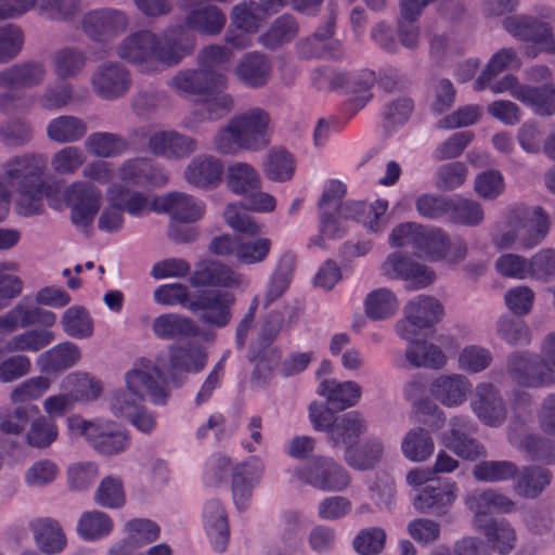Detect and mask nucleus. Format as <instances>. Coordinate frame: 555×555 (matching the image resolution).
Returning <instances> with one entry per match:
<instances>
[{
	"label": "nucleus",
	"mask_w": 555,
	"mask_h": 555,
	"mask_svg": "<svg viewBox=\"0 0 555 555\" xmlns=\"http://www.w3.org/2000/svg\"><path fill=\"white\" fill-rule=\"evenodd\" d=\"M553 475L550 469L542 466L524 467L515 481V492L526 499L538 498L552 482Z\"/></svg>",
	"instance_id": "nucleus-37"
},
{
	"label": "nucleus",
	"mask_w": 555,
	"mask_h": 555,
	"mask_svg": "<svg viewBox=\"0 0 555 555\" xmlns=\"http://www.w3.org/2000/svg\"><path fill=\"white\" fill-rule=\"evenodd\" d=\"M516 100L530 106L540 116H551L555 113V86L541 87L524 86L516 94Z\"/></svg>",
	"instance_id": "nucleus-46"
},
{
	"label": "nucleus",
	"mask_w": 555,
	"mask_h": 555,
	"mask_svg": "<svg viewBox=\"0 0 555 555\" xmlns=\"http://www.w3.org/2000/svg\"><path fill=\"white\" fill-rule=\"evenodd\" d=\"M24 33L14 24L0 26V65L16 59L24 46Z\"/></svg>",
	"instance_id": "nucleus-63"
},
{
	"label": "nucleus",
	"mask_w": 555,
	"mask_h": 555,
	"mask_svg": "<svg viewBox=\"0 0 555 555\" xmlns=\"http://www.w3.org/2000/svg\"><path fill=\"white\" fill-rule=\"evenodd\" d=\"M114 528L113 519L104 512H83L77 522V533L86 541H96L108 535Z\"/></svg>",
	"instance_id": "nucleus-49"
},
{
	"label": "nucleus",
	"mask_w": 555,
	"mask_h": 555,
	"mask_svg": "<svg viewBox=\"0 0 555 555\" xmlns=\"http://www.w3.org/2000/svg\"><path fill=\"white\" fill-rule=\"evenodd\" d=\"M294 271V259L289 255H283L263 293V308H268L275 300L281 298L288 288Z\"/></svg>",
	"instance_id": "nucleus-47"
},
{
	"label": "nucleus",
	"mask_w": 555,
	"mask_h": 555,
	"mask_svg": "<svg viewBox=\"0 0 555 555\" xmlns=\"http://www.w3.org/2000/svg\"><path fill=\"white\" fill-rule=\"evenodd\" d=\"M384 446L378 439H369L358 448L351 447L344 453L345 462L358 470H366L375 467L383 456Z\"/></svg>",
	"instance_id": "nucleus-52"
},
{
	"label": "nucleus",
	"mask_w": 555,
	"mask_h": 555,
	"mask_svg": "<svg viewBox=\"0 0 555 555\" xmlns=\"http://www.w3.org/2000/svg\"><path fill=\"white\" fill-rule=\"evenodd\" d=\"M506 230L493 238L498 249H532L545 240L550 232L551 221L542 207L515 205L505 216Z\"/></svg>",
	"instance_id": "nucleus-4"
},
{
	"label": "nucleus",
	"mask_w": 555,
	"mask_h": 555,
	"mask_svg": "<svg viewBox=\"0 0 555 555\" xmlns=\"http://www.w3.org/2000/svg\"><path fill=\"white\" fill-rule=\"evenodd\" d=\"M367 423L358 411H350L337 416L327 441L333 449H343L344 453L356 447L362 435L366 433Z\"/></svg>",
	"instance_id": "nucleus-21"
},
{
	"label": "nucleus",
	"mask_w": 555,
	"mask_h": 555,
	"mask_svg": "<svg viewBox=\"0 0 555 555\" xmlns=\"http://www.w3.org/2000/svg\"><path fill=\"white\" fill-rule=\"evenodd\" d=\"M483 532L491 546L501 554L509 553L515 546V529L505 519H492L485 526Z\"/></svg>",
	"instance_id": "nucleus-59"
},
{
	"label": "nucleus",
	"mask_w": 555,
	"mask_h": 555,
	"mask_svg": "<svg viewBox=\"0 0 555 555\" xmlns=\"http://www.w3.org/2000/svg\"><path fill=\"white\" fill-rule=\"evenodd\" d=\"M168 352L172 371L199 373L207 363V351L197 343L172 345Z\"/></svg>",
	"instance_id": "nucleus-31"
},
{
	"label": "nucleus",
	"mask_w": 555,
	"mask_h": 555,
	"mask_svg": "<svg viewBox=\"0 0 555 555\" xmlns=\"http://www.w3.org/2000/svg\"><path fill=\"white\" fill-rule=\"evenodd\" d=\"M469 405L477 418L488 426H500L507 417L506 403L491 383H480L475 387Z\"/></svg>",
	"instance_id": "nucleus-14"
},
{
	"label": "nucleus",
	"mask_w": 555,
	"mask_h": 555,
	"mask_svg": "<svg viewBox=\"0 0 555 555\" xmlns=\"http://www.w3.org/2000/svg\"><path fill=\"white\" fill-rule=\"evenodd\" d=\"M271 117L261 107H251L234 115L214 137L219 154H234L238 150L259 151L269 145Z\"/></svg>",
	"instance_id": "nucleus-3"
},
{
	"label": "nucleus",
	"mask_w": 555,
	"mask_h": 555,
	"mask_svg": "<svg viewBox=\"0 0 555 555\" xmlns=\"http://www.w3.org/2000/svg\"><path fill=\"white\" fill-rule=\"evenodd\" d=\"M228 85L225 75H212L199 66L196 69H181L168 81V87L179 95H205Z\"/></svg>",
	"instance_id": "nucleus-15"
},
{
	"label": "nucleus",
	"mask_w": 555,
	"mask_h": 555,
	"mask_svg": "<svg viewBox=\"0 0 555 555\" xmlns=\"http://www.w3.org/2000/svg\"><path fill=\"white\" fill-rule=\"evenodd\" d=\"M85 163V153L75 145H68L59 150L51 158V167L60 176L75 175Z\"/></svg>",
	"instance_id": "nucleus-62"
},
{
	"label": "nucleus",
	"mask_w": 555,
	"mask_h": 555,
	"mask_svg": "<svg viewBox=\"0 0 555 555\" xmlns=\"http://www.w3.org/2000/svg\"><path fill=\"white\" fill-rule=\"evenodd\" d=\"M106 198L108 204L119 206V209L122 211L138 218L143 217L153 209L145 194L120 184H112L106 191Z\"/></svg>",
	"instance_id": "nucleus-35"
},
{
	"label": "nucleus",
	"mask_w": 555,
	"mask_h": 555,
	"mask_svg": "<svg viewBox=\"0 0 555 555\" xmlns=\"http://www.w3.org/2000/svg\"><path fill=\"white\" fill-rule=\"evenodd\" d=\"M30 529L37 546L44 554L61 553L67 544L66 535L56 519H35L30 522Z\"/></svg>",
	"instance_id": "nucleus-29"
},
{
	"label": "nucleus",
	"mask_w": 555,
	"mask_h": 555,
	"mask_svg": "<svg viewBox=\"0 0 555 555\" xmlns=\"http://www.w3.org/2000/svg\"><path fill=\"white\" fill-rule=\"evenodd\" d=\"M345 194L346 185L343 182L338 180L328 181L319 201V209H339V216L344 217V219L356 218L358 214L364 210V205L362 203H347L341 205V199Z\"/></svg>",
	"instance_id": "nucleus-45"
},
{
	"label": "nucleus",
	"mask_w": 555,
	"mask_h": 555,
	"mask_svg": "<svg viewBox=\"0 0 555 555\" xmlns=\"http://www.w3.org/2000/svg\"><path fill=\"white\" fill-rule=\"evenodd\" d=\"M225 183L231 192L243 197L261 189V178L257 170L251 165L242 162L229 165Z\"/></svg>",
	"instance_id": "nucleus-38"
},
{
	"label": "nucleus",
	"mask_w": 555,
	"mask_h": 555,
	"mask_svg": "<svg viewBox=\"0 0 555 555\" xmlns=\"http://www.w3.org/2000/svg\"><path fill=\"white\" fill-rule=\"evenodd\" d=\"M127 388L141 400L149 399L154 404H165L169 391L160 369L156 365L134 367L125 375Z\"/></svg>",
	"instance_id": "nucleus-13"
},
{
	"label": "nucleus",
	"mask_w": 555,
	"mask_h": 555,
	"mask_svg": "<svg viewBox=\"0 0 555 555\" xmlns=\"http://www.w3.org/2000/svg\"><path fill=\"white\" fill-rule=\"evenodd\" d=\"M225 23L224 13L212 4L190 11L184 18V26L188 29L207 36L220 34Z\"/></svg>",
	"instance_id": "nucleus-36"
},
{
	"label": "nucleus",
	"mask_w": 555,
	"mask_h": 555,
	"mask_svg": "<svg viewBox=\"0 0 555 555\" xmlns=\"http://www.w3.org/2000/svg\"><path fill=\"white\" fill-rule=\"evenodd\" d=\"M554 25L555 11L551 8L541 9L537 15L518 14L503 20V28L515 39L545 44L546 50L552 52H555Z\"/></svg>",
	"instance_id": "nucleus-6"
},
{
	"label": "nucleus",
	"mask_w": 555,
	"mask_h": 555,
	"mask_svg": "<svg viewBox=\"0 0 555 555\" xmlns=\"http://www.w3.org/2000/svg\"><path fill=\"white\" fill-rule=\"evenodd\" d=\"M474 478L483 482H500L518 474L516 464L509 461H483L474 466Z\"/></svg>",
	"instance_id": "nucleus-58"
},
{
	"label": "nucleus",
	"mask_w": 555,
	"mask_h": 555,
	"mask_svg": "<svg viewBox=\"0 0 555 555\" xmlns=\"http://www.w3.org/2000/svg\"><path fill=\"white\" fill-rule=\"evenodd\" d=\"M409 343L405 359L411 366L438 370L446 365L447 357L440 347L415 338Z\"/></svg>",
	"instance_id": "nucleus-42"
},
{
	"label": "nucleus",
	"mask_w": 555,
	"mask_h": 555,
	"mask_svg": "<svg viewBox=\"0 0 555 555\" xmlns=\"http://www.w3.org/2000/svg\"><path fill=\"white\" fill-rule=\"evenodd\" d=\"M130 25L129 15L119 9H94L80 20V30L94 43H108L124 34Z\"/></svg>",
	"instance_id": "nucleus-8"
},
{
	"label": "nucleus",
	"mask_w": 555,
	"mask_h": 555,
	"mask_svg": "<svg viewBox=\"0 0 555 555\" xmlns=\"http://www.w3.org/2000/svg\"><path fill=\"white\" fill-rule=\"evenodd\" d=\"M194 40L160 38L150 29L127 35L117 46L116 55L139 68L142 73L160 72L163 66L172 67L194 51Z\"/></svg>",
	"instance_id": "nucleus-1"
},
{
	"label": "nucleus",
	"mask_w": 555,
	"mask_h": 555,
	"mask_svg": "<svg viewBox=\"0 0 555 555\" xmlns=\"http://www.w3.org/2000/svg\"><path fill=\"white\" fill-rule=\"evenodd\" d=\"M36 10L50 21L67 22L77 16L82 7L80 0H37Z\"/></svg>",
	"instance_id": "nucleus-57"
},
{
	"label": "nucleus",
	"mask_w": 555,
	"mask_h": 555,
	"mask_svg": "<svg viewBox=\"0 0 555 555\" xmlns=\"http://www.w3.org/2000/svg\"><path fill=\"white\" fill-rule=\"evenodd\" d=\"M293 474L300 482L324 492H341L351 483L347 469L330 456H314Z\"/></svg>",
	"instance_id": "nucleus-5"
},
{
	"label": "nucleus",
	"mask_w": 555,
	"mask_h": 555,
	"mask_svg": "<svg viewBox=\"0 0 555 555\" xmlns=\"http://www.w3.org/2000/svg\"><path fill=\"white\" fill-rule=\"evenodd\" d=\"M163 209L171 215L175 222L191 223L203 217L205 204L192 195L173 192L164 197Z\"/></svg>",
	"instance_id": "nucleus-33"
},
{
	"label": "nucleus",
	"mask_w": 555,
	"mask_h": 555,
	"mask_svg": "<svg viewBox=\"0 0 555 555\" xmlns=\"http://www.w3.org/2000/svg\"><path fill=\"white\" fill-rule=\"evenodd\" d=\"M496 335L511 346H526L531 341V332L526 322L509 315H502L495 324Z\"/></svg>",
	"instance_id": "nucleus-54"
},
{
	"label": "nucleus",
	"mask_w": 555,
	"mask_h": 555,
	"mask_svg": "<svg viewBox=\"0 0 555 555\" xmlns=\"http://www.w3.org/2000/svg\"><path fill=\"white\" fill-rule=\"evenodd\" d=\"M147 147L155 156L179 160L194 154L198 150V142L177 130H159L150 135Z\"/></svg>",
	"instance_id": "nucleus-16"
},
{
	"label": "nucleus",
	"mask_w": 555,
	"mask_h": 555,
	"mask_svg": "<svg viewBox=\"0 0 555 555\" xmlns=\"http://www.w3.org/2000/svg\"><path fill=\"white\" fill-rule=\"evenodd\" d=\"M46 131L50 141L59 144H72L86 137L88 126L78 116L61 115L48 122Z\"/></svg>",
	"instance_id": "nucleus-34"
},
{
	"label": "nucleus",
	"mask_w": 555,
	"mask_h": 555,
	"mask_svg": "<svg viewBox=\"0 0 555 555\" xmlns=\"http://www.w3.org/2000/svg\"><path fill=\"white\" fill-rule=\"evenodd\" d=\"M47 68L40 61L15 63L0 70V90L33 89L44 81Z\"/></svg>",
	"instance_id": "nucleus-20"
},
{
	"label": "nucleus",
	"mask_w": 555,
	"mask_h": 555,
	"mask_svg": "<svg viewBox=\"0 0 555 555\" xmlns=\"http://www.w3.org/2000/svg\"><path fill=\"white\" fill-rule=\"evenodd\" d=\"M224 166L214 155L202 154L192 158L184 168V180L195 189L209 191L222 182Z\"/></svg>",
	"instance_id": "nucleus-18"
},
{
	"label": "nucleus",
	"mask_w": 555,
	"mask_h": 555,
	"mask_svg": "<svg viewBox=\"0 0 555 555\" xmlns=\"http://www.w3.org/2000/svg\"><path fill=\"white\" fill-rule=\"evenodd\" d=\"M334 21H327L311 36L296 43V50L304 59L334 57L339 54L338 42L333 39Z\"/></svg>",
	"instance_id": "nucleus-24"
},
{
	"label": "nucleus",
	"mask_w": 555,
	"mask_h": 555,
	"mask_svg": "<svg viewBox=\"0 0 555 555\" xmlns=\"http://www.w3.org/2000/svg\"><path fill=\"white\" fill-rule=\"evenodd\" d=\"M442 314L443 308L436 298L417 296L405 306L404 318L397 322L396 331L402 339L412 341L422 331L438 323Z\"/></svg>",
	"instance_id": "nucleus-10"
},
{
	"label": "nucleus",
	"mask_w": 555,
	"mask_h": 555,
	"mask_svg": "<svg viewBox=\"0 0 555 555\" xmlns=\"http://www.w3.org/2000/svg\"><path fill=\"white\" fill-rule=\"evenodd\" d=\"M46 169V157L37 153L16 155L3 165V177L18 193L16 210L20 215L28 217L41 212Z\"/></svg>",
	"instance_id": "nucleus-2"
},
{
	"label": "nucleus",
	"mask_w": 555,
	"mask_h": 555,
	"mask_svg": "<svg viewBox=\"0 0 555 555\" xmlns=\"http://www.w3.org/2000/svg\"><path fill=\"white\" fill-rule=\"evenodd\" d=\"M64 195L70 207L73 223L81 229L89 228L101 207V190L93 183L75 181L65 190Z\"/></svg>",
	"instance_id": "nucleus-12"
},
{
	"label": "nucleus",
	"mask_w": 555,
	"mask_h": 555,
	"mask_svg": "<svg viewBox=\"0 0 555 555\" xmlns=\"http://www.w3.org/2000/svg\"><path fill=\"white\" fill-rule=\"evenodd\" d=\"M90 444L104 455H114L128 448L129 438L116 423L96 420V426L91 431Z\"/></svg>",
	"instance_id": "nucleus-27"
},
{
	"label": "nucleus",
	"mask_w": 555,
	"mask_h": 555,
	"mask_svg": "<svg viewBox=\"0 0 555 555\" xmlns=\"http://www.w3.org/2000/svg\"><path fill=\"white\" fill-rule=\"evenodd\" d=\"M54 339L53 332L49 330H30L11 337L5 343V350L8 352H37L50 345Z\"/></svg>",
	"instance_id": "nucleus-53"
},
{
	"label": "nucleus",
	"mask_w": 555,
	"mask_h": 555,
	"mask_svg": "<svg viewBox=\"0 0 555 555\" xmlns=\"http://www.w3.org/2000/svg\"><path fill=\"white\" fill-rule=\"evenodd\" d=\"M300 31L296 17L284 13L276 17L268 29L259 36L258 42L267 50H278L294 41Z\"/></svg>",
	"instance_id": "nucleus-30"
},
{
	"label": "nucleus",
	"mask_w": 555,
	"mask_h": 555,
	"mask_svg": "<svg viewBox=\"0 0 555 555\" xmlns=\"http://www.w3.org/2000/svg\"><path fill=\"white\" fill-rule=\"evenodd\" d=\"M80 359V348L72 341H64L41 353L39 364L47 372H61L76 365Z\"/></svg>",
	"instance_id": "nucleus-39"
},
{
	"label": "nucleus",
	"mask_w": 555,
	"mask_h": 555,
	"mask_svg": "<svg viewBox=\"0 0 555 555\" xmlns=\"http://www.w3.org/2000/svg\"><path fill=\"white\" fill-rule=\"evenodd\" d=\"M206 532L217 552L227 548L230 538L227 512L219 500L212 499L206 502L203 511Z\"/></svg>",
	"instance_id": "nucleus-28"
},
{
	"label": "nucleus",
	"mask_w": 555,
	"mask_h": 555,
	"mask_svg": "<svg viewBox=\"0 0 555 555\" xmlns=\"http://www.w3.org/2000/svg\"><path fill=\"white\" fill-rule=\"evenodd\" d=\"M520 62L513 48H502L489 60L486 68L481 72L474 83L476 91H481L489 86V82L505 69L519 66Z\"/></svg>",
	"instance_id": "nucleus-51"
},
{
	"label": "nucleus",
	"mask_w": 555,
	"mask_h": 555,
	"mask_svg": "<svg viewBox=\"0 0 555 555\" xmlns=\"http://www.w3.org/2000/svg\"><path fill=\"white\" fill-rule=\"evenodd\" d=\"M93 93L104 101L124 98L132 87L131 72L118 61H105L99 64L90 75Z\"/></svg>",
	"instance_id": "nucleus-11"
},
{
	"label": "nucleus",
	"mask_w": 555,
	"mask_h": 555,
	"mask_svg": "<svg viewBox=\"0 0 555 555\" xmlns=\"http://www.w3.org/2000/svg\"><path fill=\"white\" fill-rule=\"evenodd\" d=\"M401 451L411 462H425L435 451V442L430 433L423 427L410 429L402 439Z\"/></svg>",
	"instance_id": "nucleus-43"
},
{
	"label": "nucleus",
	"mask_w": 555,
	"mask_h": 555,
	"mask_svg": "<svg viewBox=\"0 0 555 555\" xmlns=\"http://www.w3.org/2000/svg\"><path fill=\"white\" fill-rule=\"evenodd\" d=\"M272 241L269 237L257 236L250 240H240L236 261L241 266L263 263L271 251Z\"/></svg>",
	"instance_id": "nucleus-56"
},
{
	"label": "nucleus",
	"mask_w": 555,
	"mask_h": 555,
	"mask_svg": "<svg viewBox=\"0 0 555 555\" xmlns=\"http://www.w3.org/2000/svg\"><path fill=\"white\" fill-rule=\"evenodd\" d=\"M398 310V300L395 294L387 288L371 292L365 299V313L375 321L392 317Z\"/></svg>",
	"instance_id": "nucleus-55"
},
{
	"label": "nucleus",
	"mask_w": 555,
	"mask_h": 555,
	"mask_svg": "<svg viewBox=\"0 0 555 555\" xmlns=\"http://www.w3.org/2000/svg\"><path fill=\"white\" fill-rule=\"evenodd\" d=\"M457 498L455 482L436 480L427 483L412 500L413 507L421 514L441 516Z\"/></svg>",
	"instance_id": "nucleus-17"
},
{
	"label": "nucleus",
	"mask_w": 555,
	"mask_h": 555,
	"mask_svg": "<svg viewBox=\"0 0 555 555\" xmlns=\"http://www.w3.org/2000/svg\"><path fill=\"white\" fill-rule=\"evenodd\" d=\"M236 302L233 293L220 289L203 291L188 305V309L206 325L217 328L227 327L233 317L232 309Z\"/></svg>",
	"instance_id": "nucleus-9"
},
{
	"label": "nucleus",
	"mask_w": 555,
	"mask_h": 555,
	"mask_svg": "<svg viewBox=\"0 0 555 555\" xmlns=\"http://www.w3.org/2000/svg\"><path fill=\"white\" fill-rule=\"evenodd\" d=\"M54 74L60 79L78 77L86 68L88 55L86 51L76 47H64L53 55Z\"/></svg>",
	"instance_id": "nucleus-44"
},
{
	"label": "nucleus",
	"mask_w": 555,
	"mask_h": 555,
	"mask_svg": "<svg viewBox=\"0 0 555 555\" xmlns=\"http://www.w3.org/2000/svg\"><path fill=\"white\" fill-rule=\"evenodd\" d=\"M66 379L72 387L70 395L75 401L90 402L96 400L103 391L102 383L87 373H73Z\"/></svg>",
	"instance_id": "nucleus-60"
},
{
	"label": "nucleus",
	"mask_w": 555,
	"mask_h": 555,
	"mask_svg": "<svg viewBox=\"0 0 555 555\" xmlns=\"http://www.w3.org/2000/svg\"><path fill=\"white\" fill-rule=\"evenodd\" d=\"M128 147L126 139L114 132H93L85 140V149L93 156L109 158L121 154Z\"/></svg>",
	"instance_id": "nucleus-48"
},
{
	"label": "nucleus",
	"mask_w": 555,
	"mask_h": 555,
	"mask_svg": "<svg viewBox=\"0 0 555 555\" xmlns=\"http://www.w3.org/2000/svg\"><path fill=\"white\" fill-rule=\"evenodd\" d=\"M152 331L162 340H182L198 336L199 327L191 318L179 313H164L154 319Z\"/></svg>",
	"instance_id": "nucleus-25"
},
{
	"label": "nucleus",
	"mask_w": 555,
	"mask_h": 555,
	"mask_svg": "<svg viewBox=\"0 0 555 555\" xmlns=\"http://www.w3.org/2000/svg\"><path fill=\"white\" fill-rule=\"evenodd\" d=\"M505 370L513 383L522 388L538 389L555 384L551 366L530 351H514L506 358Z\"/></svg>",
	"instance_id": "nucleus-7"
},
{
	"label": "nucleus",
	"mask_w": 555,
	"mask_h": 555,
	"mask_svg": "<svg viewBox=\"0 0 555 555\" xmlns=\"http://www.w3.org/2000/svg\"><path fill=\"white\" fill-rule=\"evenodd\" d=\"M243 275L225 263L216 260H203L196 264L190 276L193 287H240Z\"/></svg>",
	"instance_id": "nucleus-19"
},
{
	"label": "nucleus",
	"mask_w": 555,
	"mask_h": 555,
	"mask_svg": "<svg viewBox=\"0 0 555 555\" xmlns=\"http://www.w3.org/2000/svg\"><path fill=\"white\" fill-rule=\"evenodd\" d=\"M262 472L263 465L256 457L235 466L232 474V498L238 509L248 506L254 485L260 480Z\"/></svg>",
	"instance_id": "nucleus-23"
},
{
	"label": "nucleus",
	"mask_w": 555,
	"mask_h": 555,
	"mask_svg": "<svg viewBox=\"0 0 555 555\" xmlns=\"http://www.w3.org/2000/svg\"><path fill=\"white\" fill-rule=\"evenodd\" d=\"M470 392L472 383L462 374L439 375L429 386L431 397L448 408L463 404Z\"/></svg>",
	"instance_id": "nucleus-22"
},
{
	"label": "nucleus",
	"mask_w": 555,
	"mask_h": 555,
	"mask_svg": "<svg viewBox=\"0 0 555 555\" xmlns=\"http://www.w3.org/2000/svg\"><path fill=\"white\" fill-rule=\"evenodd\" d=\"M466 504L476 515H486L492 509L499 513H512L516 503L507 495L493 489L475 491L466 498Z\"/></svg>",
	"instance_id": "nucleus-41"
},
{
	"label": "nucleus",
	"mask_w": 555,
	"mask_h": 555,
	"mask_svg": "<svg viewBox=\"0 0 555 555\" xmlns=\"http://www.w3.org/2000/svg\"><path fill=\"white\" fill-rule=\"evenodd\" d=\"M271 72L270 59L258 51L244 54L234 69L237 79L254 89L263 87L268 82Z\"/></svg>",
	"instance_id": "nucleus-26"
},
{
	"label": "nucleus",
	"mask_w": 555,
	"mask_h": 555,
	"mask_svg": "<svg viewBox=\"0 0 555 555\" xmlns=\"http://www.w3.org/2000/svg\"><path fill=\"white\" fill-rule=\"evenodd\" d=\"M318 393L335 409L344 411L356 405L361 398V387L356 382H338L327 378L321 382Z\"/></svg>",
	"instance_id": "nucleus-32"
},
{
	"label": "nucleus",
	"mask_w": 555,
	"mask_h": 555,
	"mask_svg": "<svg viewBox=\"0 0 555 555\" xmlns=\"http://www.w3.org/2000/svg\"><path fill=\"white\" fill-rule=\"evenodd\" d=\"M94 501L105 508L121 507L126 502L121 479L113 476L105 477L95 491Z\"/></svg>",
	"instance_id": "nucleus-64"
},
{
	"label": "nucleus",
	"mask_w": 555,
	"mask_h": 555,
	"mask_svg": "<svg viewBox=\"0 0 555 555\" xmlns=\"http://www.w3.org/2000/svg\"><path fill=\"white\" fill-rule=\"evenodd\" d=\"M118 173L121 181L135 185L156 183L159 179L167 181V177L154 167L150 158L145 157L126 160L120 166Z\"/></svg>",
	"instance_id": "nucleus-40"
},
{
	"label": "nucleus",
	"mask_w": 555,
	"mask_h": 555,
	"mask_svg": "<svg viewBox=\"0 0 555 555\" xmlns=\"http://www.w3.org/2000/svg\"><path fill=\"white\" fill-rule=\"evenodd\" d=\"M232 59V50L221 46H209L198 53L197 64L209 74L225 75L223 70L230 66Z\"/></svg>",
	"instance_id": "nucleus-61"
},
{
	"label": "nucleus",
	"mask_w": 555,
	"mask_h": 555,
	"mask_svg": "<svg viewBox=\"0 0 555 555\" xmlns=\"http://www.w3.org/2000/svg\"><path fill=\"white\" fill-rule=\"evenodd\" d=\"M64 333L75 339L89 338L93 334V320L82 306L67 308L60 321Z\"/></svg>",
	"instance_id": "nucleus-50"
}]
</instances>
